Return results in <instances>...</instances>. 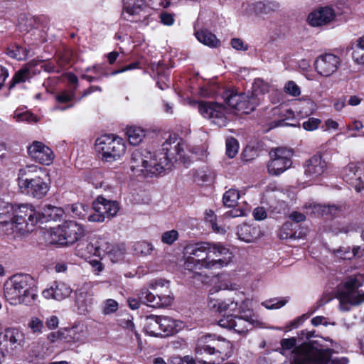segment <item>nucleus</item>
Returning <instances> with one entry per match:
<instances>
[{
  "label": "nucleus",
  "instance_id": "nucleus-11",
  "mask_svg": "<svg viewBox=\"0 0 364 364\" xmlns=\"http://www.w3.org/2000/svg\"><path fill=\"white\" fill-rule=\"evenodd\" d=\"M222 97L230 109L244 114L250 113L259 105L258 98L254 99L251 93H237L232 90H226L223 92Z\"/></svg>",
  "mask_w": 364,
  "mask_h": 364
},
{
  "label": "nucleus",
  "instance_id": "nucleus-16",
  "mask_svg": "<svg viewBox=\"0 0 364 364\" xmlns=\"http://www.w3.org/2000/svg\"><path fill=\"white\" fill-rule=\"evenodd\" d=\"M210 269L228 266L232 261V253L221 242H209Z\"/></svg>",
  "mask_w": 364,
  "mask_h": 364
},
{
  "label": "nucleus",
  "instance_id": "nucleus-4",
  "mask_svg": "<svg viewBox=\"0 0 364 364\" xmlns=\"http://www.w3.org/2000/svg\"><path fill=\"white\" fill-rule=\"evenodd\" d=\"M33 279L28 274L12 276L4 284V296L11 305L29 304L35 300Z\"/></svg>",
  "mask_w": 364,
  "mask_h": 364
},
{
  "label": "nucleus",
  "instance_id": "nucleus-40",
  "mask_svg": "<svg viewBox=\"0 0 364 364\" xmlns=\"http://www.w3.org/2000/svg\"><path fill=\"white\" fill-rule=\"evenodd\" d=\"M240 198V193L237 190L231 188L227 191L223 195V203L228 208L234 207Z\"/></svg>",
  "mask_w": 364,
  "mask_h": 364
},
{
  "label": "nucleus",
  "instance_id": "nucleus-19",
  "mask_svg": "<svg viewBox=\"0 0 364 364\" xmlns=\"http://www.w3.org/2000/svg\"><path fill=\"white\" fill-rule=\"evenodd\" d=\"M341 65V59L332 53L318 55L314 61L316 73L323 77H330L335 73Z\"/></svg>",
  "mask_w": 364,
  "mask_h": 364
},
{
  "label": "nucleus",
  "instance_id": "nucleus-63",
  "mask_svg": "<svg viewBox=\"0 0 364 364\" xmlns=\"http://www.w3.org/2000/svg\"><path fill=\"white\" fill-rule=\"evenodd\" d=\"M254 217L257 220H262L266 218L267 213L263 208H256L253 211Z\"/></svg>",
  "mask_w": 364,
  "mask_h": 364
},
{
  "label": "nucleus",
  "instance_id": "nucleus-22",
  "mask_svg": "<svg viewBox=\"0 0 364 364\" xmlns=\"http://www.w3.org/2000/svg\"><path fill=\"white\" fill-rule=\"evenodd\" d=\"M73 289L63 282H54L48 288L42 292L43 297L46 299H54L63 301L70 296Z\"/></svg>",
  "mask_w": 364,
  "mask_h": 364
},
{
  "label": "nucleus",
  "instance_id": "nucleus-39",
  "mask_svg": "<svg viewBox=\"0 0 364 364\" xmlns=\"http://www.w3.org/2000/svg\"><path fill=\"white\" fill-rule=\"evenodd\" d=\"M352 56L355 63L364 64V34L357 40Z\"/></svg>",
  "mask_w": 364,
  "mask_h": 364
},
{
  "label": "nucleus",
  "instance_id": "nucleus-31",
  "mask_svg": "<svg viewBox=\"0 0 364 364\" xmlns=\"http://www.w3.org/2000/svg\"><path fill=\"white\" fill-rule=\"evenodd\" d=\"M270 85L261 78L255 79L252 84L251 95L254 99L258 98V103L260 104L264 100V95L269 92Z\"/></svg>",
  "mask_w": 364,
  "mask_h": 364
},
{
  "label": "nucleus",
  "instance_id": "nucleus-15",
  "mask_svg": "<svg viewBox=\"0 0 364 364\" xmlns=\"http://www.w3.org/2000/svg\"><path fill=\"white\" fill-rule=\"evenodd\" d=\"M92 205L95 213L88 216L90 222L102 223L105 218L116 215L119 209L116 201L108 200L100 196L93 202Z\"/></svg>",
  "mask_w": 364,
  "mask_h": 364
},
{
  "label": "nucleus",
  "instance_id": "nucleus-49",
  "mask_svg": "<svg viewBox=\"0 0 364 364\" xmlns=\"http://www.w3.org/2000/svg\"><path fill=\"white\" fill-rule=\"evenodd\" d=\"M287 302L288 299L287 298H283L279 300L277 299H272L269 301L262 302V305L267 309H277L284 306Z\"/></svg>",
  "mask_w": 364,
  "mask_h": 364
},
{
  "label": "nucleus",
  "instance_id": "nucleus-38",
  "mask_svg": "<svg viewBox=\"0 0 364 364\" xmlns=\"http://www.w3.org/2000/svg\"><path fill=\"white\" fill-rule=\"evenodd\" d=\"M66 210L71 213L73 217L83 219L88 213V206L82 203H74L66 207Z\"/></svg>",
  "mask_w": 364,
  "mask_h": 364
},
{
  "label": "nucleus",
  "instance_id": "nucleus-59",
  "mask_svg": "<svg viewBox=\"0 0 364 364\" xmlns=\"http://www.w3.org/2000/svg\"><path fill=\"white\" fill-rule=\"evenodd\" d=\"M160 19L163 24L171 26L173 24L174 18L172 14L167 12H163L160 14Z\"/></svg>",
  "mask_w": 364,
  "mask_h": 364
},
{
  "label": "nucleus",
  "instance_id": "nucleus-12",
  "mask_svg": "<svg viewBox=\"0 0 364 364\" xmlns=\"http://www.w3.org/2000/svg\"><path fill=\"white\" fill-rule=\"evenodd\" d=\"M218 325L223 328L233 329L235 332L245 333L259 325V321L254 315L232 316L227 315L218 321Z\"/></svg>",
  "mask_w": 364,
  "mask_h": 364
},
{
  "label": "nucleus",
  "instance_id": "nucleus-10",
  "mask_svg": "<svg viewBox=\"0 0 364 364\" xmlns=\"http://www.w3.org/2000/svg\"><path fill=\"white\" fill-rule=\"evenodd\" d=\"M97 151L107 162L119 160L126 152V144L122 138L112 135H104L96 140Z\"/></svg>",
  "mask_w": 364,
  "mask_h": 364
},
{
  "label": "nucleus",
  "instance_id": "nucleus-21",
  "mask_svg": "<svg viewBox=\"0 0 364 364\" xmlns=\"http://www.w3.org/2000/svg\"><path fill=\"white\" fill-rule=\"evenodd\" d=\"M328 162L321 154H316L307 160L304 166V173L310 179L317 178L327 169Z\"/></svg>",
  "mask_w": 364,
  "mask_h": 364
},
{
  "label": "nucleus",
  "instance_id": "nucleus-17",
  "mask_svg": "<svg viewBox=\"0 0 364 364\" xmlns=\"http://www.w3.org/2000/svg\"><path fill=\"white\" fill-rule=\"evenodd\" d=\"M345 290L340 293V307L342 311H348V304L359 305L364 302V292L355 290L356 279H350L344 284Z\"/></svg>",
  "mask_w": 364,
  "mask_h": 364
},
{
  "label": "nucleus",
  "instance_id": "nucleus-1",
  "mask_svg": "<svg viewBox=\"0 0 364 364\" xmlns=\"http://www.w3.org/2000/svg\"><path fill=\"white\" fill-rule=\"evenodd\" d=\"M282 354L287 355L291 350L290 364H347L344 358H331L332 350L323 348L316 341L297 343L296 338H284L281 341Z\"/></svg>",
  "mask_w": 364,
  "mask_h": 364
},
{
  "label": "nucleus",
  "instance_id": "nucleus-41",
  "mask_svg": "<svg viewBox=\"0 0 364 364\" xmlns=\"http://www.w3.org/2000/svg\"><path fill=\"white\" fill-rule=\"evenodd\" d=\"M6 53L11 58L18 60L24 59L27 55L26 50L18 45H13L9 47Z\"/></svg>",
  "mask_w": 364,
  "mask_h": 364
},
{
  "label": "nucleus",
  "instance_id": "nucleus-32",
  "mask_svg": "<svg viewBox=\"0 0 364 364\" xmlns=\"http://www.w3.org/2000/svg\"><path fill=\"white\" fill-rule=\"evenodd\" d=\"M195 35L200 43L209 47L217 48L220 45V41L216 36L206 29L198 31Z\"/></svg>",
  "mask_w": 364,
  "mask_h": 364
},
{
  "label": "nucleus",
  "instance_id": "nucleus-3",
  "mask_svg": "<svg viewBox=\"0 0 364 364\" xmlns=\"http://www.w3.org/2000/svg\"><path fill=\"white\" fill-rule=\"evenodd\" d=\"M173 148L170 143H164L161 149L154 154L146 150H134L130 159L132 171L146 176H153L171 169V160L168 154Z\"/></svg>",
  "mask_w": 364,
  "mask_h": 364
},
{
  "label": "nucleus",
  "instance_id": "nucleus-14",
  "mask_svg": "<svg viewBox=\"0 0 364 364\" xmlns=\"http://www.w3.org/2000/svg\"><path fill=\"white\" fill-rule=\"evenodd\" d=\"M270 161L267 165L268 171L272 175L278 176L291 166V151L283 147H279L269 152Z\"/></svg>",
  "mask_w": 364,
  "mask_h": 364
},
{
  "label": "nucleus",
  "instance_id": "nucleus-8",
  "mask_svg": "<svg viewBox=\"0 0 364 364\" xmlns=\"http://www.w3.org/2000/svg\"><path fill=\"white\" fill-rule=\"evenodd\" d=\"M186 269L199 274L203 269H210L209 242L191 244L184 248Z\"/></svg>",
  "mask_w": 364,
  "mask_h": 364
},
{
  "label": "nucleus",
  "instance_id": "nucleus-45",
  "mask_svg": "<svg viewBox=\"0 0 364 364\" xmlns=\"http://www.w3.org/2000/svg\"><path fill=\"white\" fill-rule=\"evenodd\" d=\"M205 220L207 223H210L213 230L218 233L224 232V229L218 226L216 220L217 218L214 212L211 210H208L205 213Z\"/></svg>",
  "mask_w": 364,
  "mask_h": 364
},
{
  "label": "nucleus",
  "instance_id": "nucleus-57",
  "mask_svg": "<svg viewBox=\"0 0 364 364\" xmlns=\"http://www.w3.org/2000/svg\"><path fill=\"white\" fill-rule=\"evenodd\" d=\"M119 325L124 328L130 330L132 331H134L135 333V336L138 340L140 339L139 335L138 333H136L134 330V325L132 320L129 319H121L119 320Z\"/></svg>",
  "mask_w": 364,
  "mask_h": 364
},
{
  "label": "nucleus",
  "instance_id": "nucleus-35",
  "mask_svg": "<svg viewBox=\"0 0 364 364\" xmlns=\"http://www.w3.org/2000/svg\"><path fill=\"white\" fill-rule=\"evenodd\" d=\"M60 341L64 342H77L80 341L81 336L77 333V328H61L58 331Z\"/></svg>",
  "mask_w": 364,
  "mask_h": 364
},
{
  "label": "nucleus",
  "instance_id": "nucleus-5",
  "mask_svg": "<svg viewBox=\"0 0 364 364\" xmlns=\"http://www.w3.org/2000/svg\"><path fill=\"white\" fill-rule=\"evenodd\" d=\"M43 172L36 166L21 168L18 174V186L21 192L32 198L41 199L49 191V185L42 177Z\"/></svg>",
  "mask_w": 364,
  "mask_h": 364
},
{
  "label": "nucleus",
  "instance_id": "nucleus-48",
  "mask_svg": "<svg viewBox=\"0 0 364 364\" xmlns=\"http://www.w3.org/2000/svg\"><path fill=\"white\" fill-rule=\"evenodd\" d=\"M238 144L235 139L230 137L226 140V154L229 158H233L238 152Z\"/></svg>",
  "mask_w": 364,
  "mask_h": 364
},
{
  "label": "nucleus",
  "instance_id": "nucleus-37",
  "mask_svg": "<svg viewBox=\"0 0 364 364\" xmlns=\"http://www.w3.org/2000/svg\"><path fill=\"white\" fill-rule=\"evenodd\" d=\"M145 331L146 333H148L150 336H161V331L159 326V316H150L146 318Z\"/></svg>",
  "mask_w": 364,
  "mask_h": 364
},
{
  "label": "nucleus",
  "instance_id": "nucleus-25",
  "mask_svg": "<svg viewBox=\"0 0 364 364\" xmlns=\"http://www.w3.org/2000/svg\"><path fill=\"white\" fill-rule=\"evenodd\" d=\"M64 210L60 207L46 205L41 213L36 211V221L31 225V231H33L34 225L38 223L47 222L49 220H57L63 217Z\"/></svg>",
  "mask_w": 364,
  "mask_h": 364
},
{
  "label": "nucleus",
  "instance_id": "nucleus-24",
  "mask_svg": "<svg viewBox=\"0 0 364 364\" xmlns=\"http://www.w3.org/2000/svg\"><path fill=\"white\" fill-rule=\"evenodd\" d=\"M334 18V11L331 8L326 6L311 12L309 15L308 21L313 26H320L331 22Z\"/></svg>",
  "mask_w": 364,
  "mask_h": 364
},
{
  "label": "nucleus",
  "instance_id": "nucleus-18",
  "mask_svg": "<svg viewBox=\"0 0 364 364\" xmlns=\"http://www.w3.org/2000/svg\"><path fill=\"white\" fill-rule=\"evenodd\" d=\"M164 143H170L173 147L168 154V158L171 160V168L173 165V161H180L185 165L188 164L192 161V155H197L195 148L189 147L181 140L176 141V140L168 139Z\"/></svg>",
  "mask_w": 364,
  "mask_h": 364
},
{
  "label": "nucleus",
  "instance_id": "nucleus-29",
  "mask_svg": "<svg viewBox=\"0 0 364 364\" xmlns=\"http://www.w3.org/2000/svg\"><path fill=\"white\" fill-rule=\"evenodd\" d=\"M161 333L171 335L177 333L182 328V322L168 316H159Z\"/></svg>",
  "mask_w": 364,
  "mask_h": 364
},
{
  "label": "nucleus",
  "instance_id": "nucleus-51",
  "mask_svg": "<svg viewBox=\"0 0 364 364\" xmlns=\"http://www.w3.org/2000/svg\"><path fill=\"white\" fill-rule=\"evenodd\" d=\"M118 309V303L112 299H107L104 303L102 312L104 314H110Z\"/></svg>",
  "mask_w": 364,
  "mask_h": 364
},
{
  "label": "nucleus",
  "instance_id": "nucleus-64",
  "mask_svg": "<svg viewBox=\"0 0 364 364\" xmlns=\"http://www.w3.org/2000/svg\"><path fill=\"white\" fill-rule=\"evenodd\" d=\"M289 218L296 223H300L306 220V216L303 213L294 211L289 215Z\"/></svg>",
  "mask_w": 364,
  "mask_h": 364
},
{
  "label": "nucleus",
  "instance_id": "nucleus-47",
  "mask_svg": "<svg viewBox=\"0 0 364 364\" xmlns=\"http://www.w3.org/2000/svg\"><path fill=\"white\" fill-rule=\"evenodd\" d=\"M178 236L179 234L177 230H171L163 232L161 240L164 244L171 245L178 240Z\"/></svg>",
  "mask_w": 364,
  "mask_h": 364
},
{
  "label": "nucleus",
  "instance_id": "nucleus-54",
  "mask_svg": "<svg viewBox=\"0 0 364 364\" xmlns=\"http://www.w3.org/2000/svg\"><path fill=\"white\" fill-rule=\"evenodd\" d=\"M321 121L319 119L311 117L308 120L305 121L302 124L303 128L306 131H314L316 130Z\"/></svg>",
  "mask_w": 364,
  "mask_h": 364
},
{
  "label": "nucleus",
  "instance_id": "nucleus-61",
  "mask_svg": "<svg viewBox=\"0 0 364 364\" xmlns=\"http://www.w3.org/2000/svg\"><path fill=\"white\" fill-rule=\"evenodd\" d=\"M231 46L233 48L238 50H247V46L244 44V42L240 38H233L231 41Z\"/></svg>",
  "mask_w": 364,
  "mask_h": 364
},
{
  "label": "nucleus",
  "instance_id": "nucleus-23",
  "mask_svg": "<svg viewBox=\"0 0 364 364\" xmlns=\"http://www.w3.org/2000/svg\"><path fill=\"white\" fill-rule=\"evenodd\" d=\"M75 296V302L78 309L82 312L87 311L94 301L92 286L90 284H84L80 289L76 291Z\"/></svg>",
  "mask_w": 364,
  "mask_h": 364
},
{
  "label": "nucleus",
  "instance_id": "nucleus-27",
  "mask_svg": "<svg viewBox=\"0 0 364 364\" xmlns=\"http://www.w3.org/2000/svg\"><path fill=\"white\" fill-rule=\"evenodd\" d=\"M237 235L241 241L250 243L260 237L261 232L258 227L245 223L237 228Z\"/></svg>",
  "mask_w": 364,
  "mask_h": 364
},
{
  "label": "nucleus",
  "instance_id": "nucleus-56",
  "mask_svg": "<svg viewBox=\"0 0 364 364\" xmlns=\"http://www.w3.org/2000/svg\"><path fill=\"white\" fill-rule=\"evenodd\" d=\"M124 250L119 247H114L108 257L112 262H117L123 258Z\"/></svg>",
  "mask_w": 364,
  "mask_h": 364
},
{
  "label": "nucleus",
  "instance_id": "nucleus-33",
  "mask_svg": "<svg viewBox=\"0 0 364 364\" xmlns=\"http://www.w3.org/2000/svg\"><path fill=\"white\" fill-rule=\"evenodd\" d=\"M144 6V0H123L122 18H126L124 13L129 16L137 15L142 10Z\"/></svg>",
  "mask_w": 364,
  "mask_h": 364
},
{
  "label": "nucleus",
  "instance_id": "nucleus-13",
  "mask_svg": "<svg viewBox=\"0 0 364 364\" xmlns=\"http://www.w3.org/2000/svg\"><path fill=\"white\" fill-rule=\"evenodd\" d=\"M197 105L200 114L210 119L212 123L218 127H224L227 124V109L222 104L201 101L197 102Z\"/></svg>",
  "mask_w": 364,
  "mask_h": 364
},
{
  "label": "nucleus",
  "instance_id": "nucleus-6",
  "mask_svg": "<svg viewBox=\"0 0 364 364\" xmlns=\"http://www.w3.org/2000/svg\"><path fill=\"white\" fill-rule=\"evenodd\" d=\"M196 350L198 353L204 352L210 355H215V360L210 361V363L219 364L231 356L232 344L225 338L207 334L198 338Z\"/></svg>",
  "mask_w": 364,
  "mask_h": 364
},
{
  "label": "nucleus",
  "instance_id": "nucleus-7",
  "mask_svg": "<svg viewBox=\"0 0 364 364\" xmlns=\"http://www.w3.org/2000/svg\"><path fill=\"white\" fill-rule=\"evenodd\" d=\"M151 291L142 288L139 293L141 304L153 308H159L171 305L172 297L170 296L168 282L158 279L149 284Z\"/></svg>",
  "mask_w": 364,
  "mask_h": 364
},
{
  "label": "nucleus",
  "instance_id": "nucleus-60",
  "mask_svg": "<svg viewBox=\"0 0 364 364\" xmlns=\"http://www.w3.org/2000/svg\"><path fill=\"white\" fill-rule=\"evenodd\" d=\"M73 94H70L67 92H63L56 96V100L59 102L65 103L71 101L73 99Z\"/></svg>",
  "mask_w": 364,
  "mask_h": 364
},
{
  "label": "nucleus",
  "instance_id": "nucleus-44",
  "mask_svg": "<svg viewBox=\"0 0 364 364\" xmlns=\"http://www.w3.org/2000/svg\"><path fill=\"white\" fill-rule=\"evenodd\" d=\"M28 327L33 334L39 335L43 333L44 324L38 317H32L28 323Z\"/></svg>",
  "mask_w": 364,
  "mask_h": 364
},
{
  "label": "nucleus",
  "instance_id": "nucleus-26",
  "mask_svg": "<svg viewBox=\"0 0 364 364\" xmlns=\"http://www.w3.org/2000/svg\"><path fill=\"white\" fill-rule=\"evenodd\" d=\"M4 337L11 350L19 352L23 349L26 344L25 334L20 330L14 328H7Z\"/></svg>",
  "mask_w": 364,
  "mask_h": 364
},
{
  "label": "nucleus",
  "instance_id": "nucleus-2",
  "mask_svg": "<svg viewBox=\"0 0 364 364\" xmlns=\"http://www.w3.org/2000/svg\"><path fill=\"white\" fill-rule=\"evenodd\" d=\"M36 210L32 205H13L0 201V224L6 235H23L31 231V225L36 221Z\"/></svg>",
  "mask_w": 364,
  "mask_h": 364
},
{
  "label": "nucleus",
  "instance_id": "nucleus-20",
  "mask_svg": "<svg viewBox=\"0 0 364 364\" xmlns=\"http://www.w3.org/2000/svg\"><path fill=\"white\" fill-rule=\"evenodd\" d=\"M28 154L33 160L46 166L51 164L55 159L52 149L38 141H33L28 146Z\"/></svg>",
  "mask_w": 364,
  "mask_h": 364
},
{
  "label": "nucleus",
  "instance_id": "nucleus-58",
  "mask_svg": "<svg viewBox=\"0 0 364 364\" xmlns=\"http://www.w3.org/2000/svg\"><path fill=\"white\" fill-rule=\"evenodd\" d=\"M359 169L358 166L356 164L350 163L348 164L344 168V176H353L356 174Z\"/></svg>",
  "mask_w": 364,
  "mask_h": 364
},
{
  "label": "nucleus",
  "instance_id": "nucleus-55",
  "mask_svg": "<svg viewBox=\"0 0 364 364\" xmlns=\"http://www.w3.org/2000/svg\"><path fill=\"white\" fill-rule=\"evenodd\" d=\"M14 117L18 122L26 121V122H36L37 121L36 119V117L33 116V114L27 112H22V113L15 112Z\"/></svg>",
  "mask_w": 364,
  "mask_h": 364
},
{
  "label": "nucleus",
  "instance_id": "nucleus-30",
  "mask_svg": "<svg viewBox=\"0 0 364 364\" xmlns=\"http://www.w3.org/2000/svg\"><path fill=\"white\" fill-rule=\"evenodd\" d=\"M125 133L130 144L139 145L146 136V132L140 127L129 125L126 127Z\"/></svg>",
  "mask_w": 364,
  "mask_h": 364
},
{
  "label": "nucleus",
  "instance_id": "nucleus-53",
  "mask_svg": "<svg viewBox=\"0 0 364 364\" xmlns=\"http://www.w3.org/2000/svg\"><path fill=\"white\" fill-rule=\"evenodd\" d=\"M221 301L214 296L213 293L210 292L207 300L208 306L210 310L220 313Z\"/></svg>",
  "mask_w": 364,
  "mask_h": 364
},
{
  "label": "nucleus",
  "instance_id": "nucleus-52",
  "mask_svg": "<svg viewBox=\"0 0 364 364\" xmlns=\"http://www.w3.org/2000/svg\"><path fill=\"white\" fill-rule=\"evenodd\" d=\"M284 89L286 93L294 97H297L301 94L299 87L294 81L287 82Z\"/></svg>",
  "mask_w": 364,
  "mask_h": 364
},
{
  "label": "nucleus",
  "instance_id": "nucleus-9",
  "mask_svg": "<svg viewBox=\"0 0 364 364\" xmlns=\"http://www.w3.org/2000/svg\"><path fill=\"white\" fill-rule=\"evenodd\" d=\"M83 227L75 221H65L50 230V242L61 245H73L84 236Z\"/></svg>",
  "mask_w": 364,
  "mask_h": 364
},
{
  "label": "nucleus",
  "instance_id": "nucleus-36",
  "mask_svg": "<svg viewBox=\"0 0 364 364\" xmlns=\"http://www.w3.org/2000/svg\"><path fill=\"white\" fill-rule=\"evenodd\" d=\"M314 211L317 212L318 214H321L323 216L330 218L336 215L338 213L341 212L342 210V207L335 205L316 204L314 205Z\"/></svg>",
  "mask_w": 364,
  "mask_h": 364
},
{
  "label": "nucleus",
  "instance_id": "nucleus-50",
  "mask_svg": "<svg viewBox=\"0 0 364 364\" xmlns=\"http://www.w3.org/2000/svg\"><path fill=\"white\" fill-rule=\"evenodd\" d=\"M238 309V302L231 299H227L221 301L220 313L235 312Z\"/></svg>",
  "mask_w": 364,
  "mask_h": 364
},
{
  "label": "nucleus",
  "instance_id": "nucleus-43",
  "mask_svg": "<svg viewBox=\"0 0 364 364\" xmlns=\"http://www.w3.org/2000/svg\"><path fill=\"white\" fill-rule=\"evenodd\" d=\"M31 77V73L28 68H25L19 70L13 77L10 89L16 84L24 82Z\"/></svg>",
  "mask_w": 364,
  "mask_h": 364
},
{
  "label": "nucleus",
  "instance_id": "nucleus-28",
  "mask_svg": "<svg viewBox=\"0 0 364 364\" xmlns=\"http://www.w3.org/2000/svg\"><path fill=\"white\" fill-rule=\"evenodd\" d=\"M97 245V237L96 236L92 237L89 241H86L85 243L77 245V255L84 259H88L92 256L99 257L100 252L97 250V248H99Z\"/></svg>",
  "mask_w": 364,
  "mask_h": 364
},
{
  "label": "nucleus",
  "instance_id": "nucleus-46",
  "mask_svg": "<svg viewBox=\"0 0 364 364\" xmlns=\"http://www.w3.org/2000/svg\"><path fill=\"white\" fill-rule=\"evenodd\" d=\"M98 240L97 250H99V257L102 258L105 255H109L112 249L114 248L112 244L109 243L105 238L97 237Z\"/></svg>",
  "mask_w": 364,
  "mask_h": 364
},
{
  "label": "nucleus",
  "instance_id": "nucleus-62",
  "mask_svg": "<svg viewBox=\"0 0 364 364\" xmlns=\"http://www.w3.org/2000/svg\"><path fill=\"white\" fill-rule=\"evenodd\" d=\"M59 320L56 316H51L47 318L46 325L49 329H54L58 326Z\"/></svg>",
  "mask_w": 364,
  "mask_h": 364
},
{
  "label": "nucleus",
  "instance_id": "nucleus-34",
  "mask_svg": "<svg viewBox=\"0 0 364 364\" xmlns=\"http://www.w3.org/2000/svg\"><path fill=\"white\" fill-rule=\"evenodd\" d=\"M280 4L275 1H259L254 4L255 11L257 14H270L279 10Z\"/></svg>",
  "mask_w": 364,
  "mask_h": 364
},
{
  "label": "nucleus",
  "instance_id": "nucleus-42",
  "mask_svg": "<svg viewBox=\"0 0 364 364\" xmlns=\"http://www.w3.org/2000/svg\"><path fill=\"white\" fill-rule=\"evenodd\" d=\"M153 250L152 244L146 241L138 242L134 246L135 253L140 255H149Z\"/></svg>",
  "mask_w": 364,
  "mask_h": 364
}]
</instances>
